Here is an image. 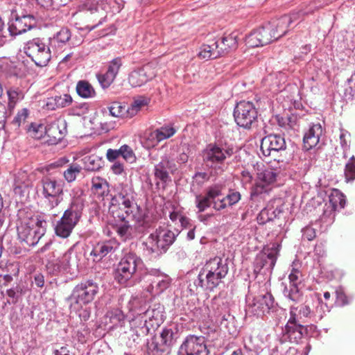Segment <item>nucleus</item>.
Here are the masks:
<instances>
[{"mask_svg": "<svg viewBox=\"0 0 355 355\" xmlns=\"http://www.w3.org/2000/svg\"><path fill=\"white\" fill-rule=\"evenodd\" d=\"M229 271L227 259L215 257L208 260L194 282L196 288L213 291L226 277Z\"/></svg>", "mask_w": 355, "mask_h": 355, "instance_id": "f257e3e1", "label": "nucleus"}, {"mask_svg": "<svg viewBox=\"0 0 355 355\" xmlns=\"http://www.w3.org/2000/svg\"><path fill=\"white\" fill-rule=\"evenodd\" d=\"M311 316V311L309 306L303 304L292 305L290 308V318L282 330L280 342L298 343L306 333V327L303 324Z\"/></svg>", "mask_w": 355, "mask_h": 355, "instance_id": "f03ea898", "label": "nucleus"}, {"mask_svg": "<svg viewBox=\"0 0 355 355\" xmlns=\"http://www.w3.org/2000/svg\"><path fill=\"white\" fill-rule=\"evenodd\" d=\"M99 287L93 280H87L77 284L66 300L71 310L76 311L79 307L92 302L98 293Z\"/></svg>", "mask_w": 355, "mask_h": 355, "instance_id": "7ed1b4c3", "label": "nucleus"}, {"mask_svg": "<svg viewBox=\"0 0 355 355\" xmlns=\"http://www.w3.org/2000/svg\"><path fill=\"white\" fill-rule=\"evenodd\" d=\"M42 193L45 201V209L51 212L53 216H58L54 209L63 200V188L64 183L62 180H58L49 177L44 178L41 181Z\"/></svg>", "mask_w": 355, "mask_h": 355, "instance_id": "20e7f679", "label": "nucleus"}, {"mask_svg": "<svg viewBox=\"0 0 355 355\" xmlns=\"http://www.w3.org/2000/svg\"><path fill=\"white\" fill-rule=\"evenodd\" d=\"M225 185L222 183H216L207 188L205 195H196L195 204L199 212H202L211 205L213 209L220 211L226 208L227 204L225 197L218 199L222 196V191Z\"/></svg>", "mask_w": 355, "mask_h": 355, "instance_id": "39448f33", "label": "nucleus"}, {"mask_svg": "<svg viewBox=\"0 0 355 355\" xmlns=\"http://www.w3.org/2000/svg\"><path fill=\"white\" fill-rule=\"evenodd\" d=\"M141 259L134 253L125 254L119 261L115 271L114 279L121 285L130 286L134 284L132 280Z\"/></svg>", "mask_w": 355, "mask_h": 355, "instance_id": "423d86ee", "label": "nucleus"}, {"mask_svg": "<svg viewBox=\"0 0 355 355\" xmlns=\"http://www.w3.org/2000/svg\"><path fill=\"white\" fill-rule=\"evenodd\" d=\"M175 239L173 232L167 229H157L144 243L148 254H159L165 252Z\"/></svg>", "mask_w": 355, "mask_h": 355, "instance_id": "0eeeda50", "label": "nucleus"}, {"mask_svg": "<svg viewBox=\"0 0 355 355\" xmlns=\"http://www.w3.org/2000/svg\"><path fill=\"white\" fill-rule=\"evenodd\" d=\"M51 49L49 42L46 44L39 37L28 41L24 47L26 55L40 67L47 65L51 58Z\"/></svg>", "mask_w": 355, "mask_h": 355, "instance_id": "6e6552de", "label": "nucleus"}, {"mask_svg": "<svg viewBox=\"0 0 355 355\" xmlns=\"http://www.w3.org/2000/svg\"><path fill=\"white\" fill-rule=\"evenodd\" d=\"M81 217V209L75 200L72 201L57 222L55 232L61 238H67L70 236L73 228L78 224Z\"/></svg>", "mask_w": 355, "mask_h": 355, "instance_id": "1a4fd4ad", "label": "nucleus"}, {"mask_svg": "<svg viewBox=\"0 0 355 355\" xmlns=\"http://www.w3.org/2000/svg\"><path fill=\"white\" fill-rule=\"evenodd\" d=\"M280 245L277 243H272V246L264 247L259 252L254 261V270L255 273L271 272L275 266L279 256Z\"/></svg>", "mask_w": 355, "mask_h": 355, "instance_id": "9d476101", "label": "nucleus"}, {"mask_svg": "<svg viewBox=\"0 0 355 355\" xmlns=\"http://www.w3.org/2000/svg\"><path fill=\"white\" fill-rule=\"evenodd\" d=\"M234 153V148L227 145L209 144L202 151V159L207 166L216 168Z\"/></svg>", "mask_w": 355, "mask_h": 355, "instance_id": "9b49d317", "label": "nucleus"}, {"mask_svg": "<svg viewBox=\"0 0 355 355\" xmlns=\"http://www.w3.org/2000/svg\"><path fill=\"white\" fill-rule=\"evenodd\" d=\"M258 112L253 103L241 101L234 110L235 122L240 127L249 129L257 121Z\"/></svg>", "mask_w": 355, "mask_h": 355, "instance_id": "f8f14e48", "label": "nucleus"}, {"mask_svg": "<svg viewBox=\"0 0 355 355\" xmlns=\"http://www.w3.org/2000/svg\"><path fill=\"white\" fill-rule=\"evenodd\" d=\"M205 338L189 335L178 349V355H208Z\"/></svg>", "mask_w": 355, "mask_h": 355, "instance_id": "ddd939ff", "label": "nucleus"}, {"mask_svg": "<svg viewBox=\"0 0 355 355\" xmlns=\"http://www.w3.org/2000/svg\"><path fill=\"white\" fill-rule=\"evenodd\" d=\"M34 224V220H28L17 227L19 239L29 246L35 245L45 232V228H35Z\"/></svg>", "mask_w": 355, "mask_h": 355, "instance_id": "4468645a", "label": "nucleus"}, {"mask_svg": "<svg viewBox=\"0 0 355 355\" xmlns=\"http://www.w3.org/2000/svg\"><path fill=\"white\" fill-rule=\"evenodd\" d=\"M272 28L270 26L266 24L253 31L246 37V44L250 47L254 48L267 45L275 41Z\"/></svg>", "mask_w": 355, "mask_h": 355, "instance_id": "2eb2a0df", "label": "nucleus"}, {"mask_svg": "<svg viewBox=\"0 0 355 355\" xmlns=\"http://www.w3.org/2000/svg\"><path fill=\"white\" fill-rule=\"evenodd\" d=\"M286 148L285 139L280 135L270 134L261 141V151L264 156H275L277 153L284 151Z\"/></svg>", "mask_w": 355, "mask_h": 355, "instance_id": "dca6fc26", "label": "nucleus"}, {"mask_svg": "<svg viewBox=\"0 0 355 355\" xmlns=\"http://www.w3.org/2000/svg\"><path fill=\"white\" fill-rule=\"evenodd\" d=\"M302 275L297 268H292L288 275L290 283L289 288L284 287V295L293 302H300L302 299V293L299 288V286L302 283Z\"/></svg>", "mask_w": 355, "mask_h": 355, "instance_id": "f3484780", "label": "nucleus"}, {"mask_svg": "<svg viewBox=\"0 0 355 355\" xmlns=\"http://www.w3.org/2000/svg\"><path fill=\"white\" fill-rule=\"evenodd\" d=\"M34 17L32 15L15 17L9 20L8 30L10 36L15 37L32 29L34 26Z\"/></svg>", "mask_w": 355, "mask_h": 355, "instance_id": "a211bd4d", "label": "nucleus"}, {"mask_svg": "<svg viewBox=\"0 0 355 355\" xmlns=\"http://www.w3.org/2000/svg\"><path fill=\"white\" fill-rule=\"evenodd\" d=\"M80 256V254L75 251L73 248H71L60 258L56 260L53 270L71 272V270L78 268Z\"/></svg>", "mask_w": 355, "mask_h": 355, "instance_id": "6ab92c4d", "label": "nucleus"}, {"mask_svg": "<svg viewBox=\"0 0 355 355\" xmlns=\"http://www.w3.org/2000/svg\"><path fill=\"white\" fill-rule=\"evenodd\" d=\"M179 337V331L176 325H171L164 327L161 333V343H155L153 349L164 352L171 347Z\"/></svg>", "mask_w": 355, "mask_h": 355, "instance_id": "aec40b11", "label": "nucleus"}, {"mask_svg": "<svg viewBox=\"0 0 355 355\" xmlns=\"http://www.w3.org/2000/svg\"><path fill=\"white\" fill-rule=\"evenodd\" d=\"M155 76L150 64L133 70L129 75L128 82L132 87H140Z\"/></svg>", "mask_w": 355, "mask_h": 355, "instance_id": "412c9836", "label": "nucleus"}, {"mask_svg": "<svg viewBox=\"0 0 355 355\" xmlns=\"http://www.w3.org/2000/svg\"><path fill=\"white\" fill-rule=\"evenodd\" d=\"M114 3L113 0H86L83 5V9L89 11L91 13L97 12L99 13L101 19L98 24L94 26L92 29L96 26L101 24L103 19L106 18V12L110 8L112 3Z\"/></svg>", "mask_w": 355, "mask_h": 355, "instance_id": "4be33fe9", "label": "nucleus"}, {"mask_svg": "<svg viewBox=\"0 0 355 355\" xmlns=\"http://www.w3.org/2000/svg\"><path fill=\"white\" fill-rule=\"evenodd\" d=\"M276 177L277 173L271 169L264 170L259 173L252 194L259 195L268 192L267 186L273 183Z\"/></svg>", "mask_w": 355, "mask_h": 355, "instance_id": "5701e85b", "label": "nucleus"}, {"mask_svg": "<svg viewBox=\"0 0 355 355\" xmlns=\"http://www.w3.org/2000/svg\"><path fill=\"white\" fill-rule=\"evenodd\" d=\"M322 135L323 129L320 123L311 125L304 135V148L309 150L315 147L319 144Z\"/></svg>", "mask_w": 355, "mask_h": 355, "instance_id": "b1692460", "label": "nucleus"}, {"mask_svg": "<svg viewBox=\"0 0 355 355\" xmlns=\"http://www.w3.org/2000/svg\"><path fill=\"white\" fill-rule=\"evenodd\" d=\"M117 246V243L114 240L101 241L94 246L90 255L94 257V261H99L107 254L114 253Z\"/></svg>", "mask_w": 355, "mask_h": 355, "instance_id": "393cba45", "label": "nucleus"}, {"mask_svg": "<svg viewBox=\"0 0 355 355\" xmlns=\"http://www.w3.org/2000/svg\"><path fill=\"white\" fill-rule=\"evenodd\" d=\"M273 302L274 300L270 293L258 295L254 298L252 304H250L252 312L257 315L263 314L272 306Z\"/></svg>", "mask_w": 355, "mask_h": 355, "instance_id": "a878e982", "label": "nucleus"}, {"mask_svg": "<svg viewBox=\"0 0 355 355\" xmlns=\"http://www.w3.org/2000/svg\"><path fill=\"white\" fill-rule=\"evenodd\" d=\"M112 206L118 205L121 211H124L126 217L135 218L133 209L135 208L131 198L123 192L119 193L111 199Z\"/></svg>", "mask_w": 355, "mask_h": 355, "instance_id": "bb28decb", "label": "nucleus"}, {"mask_svg": "<svg viewBox=\"0 0 355 355\" xmlns=\"http://www.w3.org/2000/svg\"><path fill=\"white\" fill-rule=\"evenodd\" d=\"M46 135L53 139L54 142L60 141L67 133L64 121H54L45 127Z\"/></svg>", "mask_w": 355, "mask_h": 355, "instance_id": "cd10ccee", "label": "nucleus"}, {"mask_svg": "<svg viewBox=\"0 0 355 355\" xmlns=\"http://www.w3.org/2000/svg\"><path fill=\"white\" fill-rule=\"evenodd\" d=\"M151 275L153 279L150 280V287L156 294L162 293L170 285L171 278L167 275L155 270Z\"/></svg>", "mask_w": 355, "mask_h": 355, "instance_id": "c85d7f7f", "label": "nucleus"}, {"mask_svg": "<svg viewBox=\"0 0 355 355\" xmlns=\"http://www.w3.org/2000/svg\"><path fill=\"white\" fill-rule=\"evenodd\" d=\"M292 24V19L288 15H284L280 18L267 24L272 30L275 40L284 36L288 31L289 26Z\"/></svg>", "mask_w": 355, "mask_h": 355, "instance_id": "c756f323", "label": "nucleus"}, {"mask_svg": "<svg viewBox=\"0 0 355 355\" xmlns=\"http://www.w3.org/2000/svg\"><path fill=\"white\" fill-rule=\"evenodd\" d=\"M71 32L67 28H62L53 37H49L48 41L53 51L60 50L71 38Z\"/></svg>", "mask_w": 355, "mask_h": 355, "instance_id": "7c9ffc66", "label": "nucleus"}, {"mask_svg": "<svg viewBox=\"0 0 355 355\" xmlns=\"http://www.w3.org/2000/svg\"><path fill=\"white\" fill-rule=\"evenodd\" d=\"M218 48L217 42L214 40L210 43L204 44L200 46L198 56L205 60L218 58L220 57Z\"/></svg>", "mask_w": 355, "mask_h": 355, "instance_id": "2f4dec72", "label": "nucleus"}, {"mask_svg": "<svg viewBox=\"0 0 355 355\" xmlns=\"http://www.w3.org/2000/svg\"><path fill=\"white\" fill-rule=\"evenodd\" d=\"M218 44V51L220 53V56L227 53L230 51L235 49L237 46L236 35L230 34L227 36L223 37L219 40H215Z\"/></svg>", "mask_w": 355, "mask_h": 355, "instance_id": "473e14b6", "label": "nucleus"}, {"mask_svg": "<svg viewBox=\"0 0 355 355\" xmlns=\"http://www.w3.org/2000/svg\"><path fill=\"white\" fill-rule=\"evenodd\" d=\"M119 217L121 218V223L115 227L117 234L123 241L132 239L135 234V229L129 224V221L125 220L126 216L122 214Z\"/></svg>", "mask_w": 355, "mask_h": 355, "instance_id": "72a5a7b5", "label": "nucleus"}, {"mask_svg": "<svg viewBox=\"0 0 355 355\" xmlns=\"http://www.w3.org/2000/svg\"><path fill=\"white\" fill-rule=\"evenodd\" d=\"M76 92L82 98H89L96 96L93 86L86 80H79L76 85Z\"/></svg>", "mask_w": 355, "mask_h": 355, "instance_id": "f704fd0d", "label": "nucleus"}, {"mask_svg": "<svg viewBox=\"0 0 355 355\" xmlns=\"http://www.w3.org/2000/svg\"><path fill=\"white\" fill-rule=\"evenodd\" d=\"M280 213L281 211L277 209L267 207L260 211L257 219L259 224L263 225L274 220Z\"/></svg>", "mask_w": 355, "mask_h": 355, "instance_id": "c9c22d12", "label": "nucleus"}, {"mask_svg": "<svg viewBox=\"0 0 355 355\" xmlns=\"http://www.w3.org/2000/svg\"><path fill=\"white\" fill-rule=\"evenodd\" d=\"M329 204L333 211H337L344 208L345 205V197L338 189H335L329 196Z\"/></svg>", "mask_w": 355, "mask_h": 355, "instance_id": "e433bc0d", "label": "nucleus"}, {"mask_svg": "<svg viewBox=\"0 0 355 355\" xmlns=\"http://www.w3.org/2000/svg\"><path fill=\"white\" fill-rule=\"evenodd\" d=\"M149 100L144 96H139L132 101L130 106L127 108V114L130 117L136 115L139 111L148 105Z\"/></svg>", "mask_w": 355, "mask_h": 355, "instance_id": "4c0bfd02", "label": "nucleus"}, {"mask_svg": "<svg viewBox=\"0 0 355 355\" xmlns=\"http://www.w3.org/2000/svg\"><path fill=\"white\" fill-rule=\"evenodd\" d=\"M91 190L95 194L103 196L108 191V183L106 180L101 177H94L92 179Z\"/></svg>", "mask_w": 355, "mask_h": 355, "instance_id": "58836bf2", "label": "nucleus"}, {"mask_svg": "<svg viewBox=\"0 0 355 355\" xmlns=\"http://www.w3.org/2000/svg\"><path fill=\"white\" fill-rule=\"evenodd\" d=\"M83 164L86 170L95 171L102 168L103 161L100 157L92 155L84 157Z\"/></svg>", "mask_w": 355, "mask_h": 355, "instance_id": "ea45409f", "label": "nucleus"}, {"mask_svg": "<svg viewBox=\"0 0 355 355\" xmlns=\"http://www.w3.org/2000/svg\"><path fill=\"white\" fill-rule=\"evenodd\" d=\"M82 167L78 164L69 165L67 168L63 171L64 180L69 183L73 182L80 173Z\"/></svg>", "mask_w": 355, "mask_h": 355, "instance_id": "a19ab883", "label": "nucleus"}, {"mask_svg": "<svg viewBox=\"0 0 355 355\" xmlns=\"http://www.w3.org/2000/svg\"><path fill=\"white\" fill-rule=\"evenodd\" d=\"M0 71L10 76L17 74V65L15 62L12 61L9 58H0Z\"/></svg>", "mask_w": 355, "mask_h": 355, "instance_id": "79ce46f5", "label": "nucleus"}, {"mask_svg": "<svg viewBox=\"0 0 355 355\" xmlns=\"http://www.w3.org/2000/svg\"><path fill=\"white\" fill-rule=\"evenodd\" d=\"M8 106L14 107L16 103L24 98V93L19 88H10L7 91Z\"/></svg>", "mask_w": 355, "mask_h": 355, "instance_id": "37998d69", "label": "nucleus"}, {"mask_svg": "<svg viewBox=\"0 0 355 355\" xmlns=\"http://www.w3.org/2000/svg\"><path fill=\"white\" fill-rule=\"evenodd\" d=\"M125 105H123L119 102H113L108 107L110 115L114 117H121L127 113Z\"/></svg>", "mask_w": 355, "mask_h": 355, "instance_id": "c03bdc74", "label": "nucleus"}, {"mask_svg": "<svg viewBox=\"0 0 355 355\" xmlns=\"http://www.w3.org/2000/svg\"><path fill=\"white\" fill-rule=\"evenodd\" d=\"M96 78L99 84L103 89L108 88L116 78L112 73L108 72L107 70L103 73L96 74Z\"/></svg>", "mask_w": 355, "mask_h": 355, "instance_id": "a18cd8bd", "label": "nucleus"}, {"mask_svg": "<svg viewBox=\"0 0 355 355\" xmlns=\"http://www.w3.org/2000/svg\"><path fill=\"white\" fill-rule=\"evenodd\" d=\"M121 156L127 162L133 163L136 160V156L132 148L128 145L124 144L119 148Z\"/></svg>", "mask_w": 355, "mask_h": 355, "instance_id": "49530a36", "label": "nucleus"}, {"mask_svg": "<svg viewBox=\"0 0 355 355\" xmlns=\"http://www.w3.org/2000/svg\"><path fill=\"white\" fill-rule=\"evenodd\" d=\"M146 320L144 322L140 320L138 327H131L130 331L132 333V338L134 342H138L141 334H144L148 331V328L146 327Z\"/></svg>", "mask_w": 355, "mask_h": 355, "instance_id": "de8ad7c7", "label": "nucleus"}, {"mask_svg": "<svg viewBox=\"0 0 355 355\" xmlns=\"http://www.w3.org/2000/svg\"><path fill=\"white\" fill-rule=\"evenodd\" d=\"M122 65L123 62L121 58H115L108 62L107 65V71H108L110 73H112L113 76L116 77Z\"/></svg>", "mask_w": 355, "mask_h": 355, "instance_id": "09e8293b", "label": "nucleus"}, {"mask_svg": "<svg viewBox=\"0 0 355 355\" xmlns=\"http://www.w3.org/2000/svg\"><path fill=\"white\" fill-rule=\"evenodd\" d=\"M345 175L347 182L355 180V158L352 157L345 166Z\"/></svg>", "mask_w": 355, "mask_h": 355, "instance_id": "8fccbe9b", "label": "nucleus"}, {"mask_svg": "<svg viewBox=\"0 0 355 355\" xmlns=\"http://www.w3.org/2000/svg\"><path fill=\"white\" fill-rule=\"evenodd\" d=\"M156 132L159 141H162L172 137L176 132V130L171 126H162L160 128L156 129Z\"/></svg>", "mask_w": 355, "mask_h": 355, "instance_id": "3c124183", "label": "nucleus"}, {"mask_svg": "<svg viewBox=\"0 0 355 355\" xmlns=\"http://www.w3.org/2000/svg\"><path fill=\"white\" fill-rule=\"evenodd\" d=\"M110 322L114 326H121L124 320L125 315L123 312L119 309L114 310L108 313Z\"/></svg>", "mask_w": 355, "mask_h": 355, "instance_id": "603ef678", "label": "nucleus"}, {"mask_svg": "<svg viewBox=\"0 0 355 355\" xmlns=\"http://www.w3.org/2000/svg\"><path fill=\"white\" fill-rule=\"evenodd\" d=\"M159 164L162 165L164 169L171 173H173L177 170V166L173 159L167 155L162 157V160L159 162Z\"/></svg>", "mask_w": 355, "mask_h": 355, "instance_id": "864d4df0", "label": "nucleus"}, {"mask_svg": "<svg viewBox=\"0 0 355 355\" xmlns=\"http://www.w3.org/2000/svg\"><path fill=\"white\" fill-rule=\"evenodd\" d=\"M154 171L155 178L161 180L162 182L166 183L170 180L168 171L164 169L162 165H159V164H156L155 166Z\"/></svg>", "mask_w": 355, "mask_h": 355, "instance_id": "5fc2aeb1", "label": "nucleus"}, {"mask_svg": "<svg viewBox=\"0 0 355 355\" xmlns=\"http://www.w3.org/2000/svg\"><path fill=\"white\" fill-rule=\"evenodd\" d=\"M318 8L316 6L315 3H311L306 10H300L297 12H292L289 16L292 19V23L297 19H299L302 16L312 13L315 9Z\"/></svg>", "mask_w": 355, "mask_h": 355, "instance_id": "6e6d98bb", "label": "nucleus"}, {"mask_svg": "<svg viewBox=\"0 0 355 355\" xmlns=\"http://www.w3.org/2000/svg\"><path fill=\"white\" fill-rule=\"evenodd\" d=\"M135 221L136 228L139 232H144L152 226L150 219L146 216L137 217Z\"/></svg>", "mask_w": 355, "mask_h": 355, "instance_id": "4d7b16f0", "label": "nucleus"}, {"mask_svg": "<svg viewBox=\"0 0 355 355\" xmlns=\"http://www.w3.org/2000/svg\"><path fill=\"white\" fill-rule=\"evenodd\" d=\"M159 139L156 130L148 133L146 136L145 146L148 148H153L159 143Z\"/></svg>", "mask_w": 355, "mask_h": 355, "instance_id": "13d9d810", "label": "nucleus"}, {"mask_svg": "<svg viewBox=\"0 0 355 355\" xmlns=\"http://www.w3.org/2000/svg\"><path fill=\"white\" fill-rule=\"evenodd\" d=\"M55 98L58 109L67 107L70 105L73 102L72 97L67 94L60 96H55Z\"/></svg>", "mask_w": 355, "mask_h": 355, "instance_id": "bf43d9fd", "label": "nucleus"}, {"mask_svg": "<svg viewBox=\"0 0 355 355\" xmlns=\"http://www.w3.org/2000/svg\"><path fill=\"white\" fill-rule=\"evenodd\" d=\"M336 302L340 306H345L350 303L351 299L348 297L341 288L336 291Z\"/></svg>", "mask_w": 355, "mask_h": 355, "instance_id": "052dcab7", "label": "nucleus"}, {"mask_svg": "<svg viewBox=\"0 0 355 355\" xmlns=\"http://www.w3.org/2000/svg\"><path fill=\"white\" fill-rule=\"evenodd\" d=\"M227 205L232 206L237 203L241 199V194L238 191H230L225 197Z\"/></svg>", "mask_w": 355, "mask_h": 355, "instance_id": "680f3d73", "label": "nucleus"}, {"mask_svg": "<svg viewBox=\"0 0 355 355\" xmlns=\"http://www.w3.org/2000/svg\"><path fill=\"white\" fill-rule=\"evenodd\" d=\"M28 116V110L26 108L19 111L13 119V123L17 126H20L22 122H24Z\"/></svg>", "mask_w": 355, "mask_h": 355, "instance_id": "e2e57ef3", "label": "nucleus"}, {"mask_svg": "<svg viewBox=\"0 0 355 355\" xmlns=\"http://www.w3.org/2000/svg\"><path fill=\"white\" fill-rule=\"evenodd\" d=\"M6 293L9 297L17 301L22 294V289L19 286H16L15 287H12L10 289H8Z\"/></svg>", "mask_w": 355, "mask_h": 355, "instance_id": "0e129e2a", "label": "nucleus"}, {"mask_svg": "<svg viewBox=\"0 0 355 355\" xmlns=\"http://www.w3.org/2000/svg\"><path fill=\"white\" fill-rule=\"evenodd\" d=\"M316 236L315 230L311 227H306L302 230V238L312 241Z\"/></svg>", "mask_w": 355, "mask_h": 355, "instance_id": "69168bd1", "label": "nucleus"}, {"mask_svg": "<svg viewBox=\"0 0 355 355\" xmlns=\"http://www.w3.org/2000/svg\"><path fill=\"white\" fill-rule=\"evenodd\" d=\"M44 102L43 108L47 110H55L58 109L55 96L47 98Z\"/></svg>", "mask_w": 355, "mask_h": 355, "instance_id": "338daca9", "label": "nucleus"}, {"mask_svg": "<svg viewBox=\"0 0 355 355\" xmlns=\"http://www.w3.org/2000/svg\"><path fill=\"white\" fill-rule=\"evenodd\" d=\"M209 175L205 172H198L195 174L193 179L198 184H202L205 182L207 181Z\"/></svg>", "mask_w": 355, "mask_h": 355, "instance_id": "774afa93", "label": "nucleus"}]
</instances>
